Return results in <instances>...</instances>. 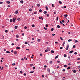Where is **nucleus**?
<instances>
[{
	"label": "nucleus",
	"instance_id": "obj_43",
	"mask_svg": "<svg viewBox=\"0 0 80 80\" xmlns=\"http://www.w3.org/2000/svg\"><path fill=\"white\" fill-rule=\"evenodd\" d=\"M39 12H42V9H40L39 10Z\"/></svg>",
	"mask_w": 80,
	"mask_h": 80
},
{
	"label": "nucleus",
	"instance_id": "obj_64",
	"mask_svg": "<svg viewBox=\"0 0 80 80\" xmlns=\"http://www.w3.org/2000/svg\"><path fill=\"white\" fill-rule=\"evenodd\" d=\"M42 78H43V77H44V75H42Z\"/></svg>",
	"mask_w": 80,
	"mask_h": 80
},
{
	"label": "nucleus",
	"instance_id": "obj_3",
	"mask_svg": "<svg viewBox=\"0 0 80 80\" xmlns=\"http://www.w3.org/2000/svg\"><path fill=\"white\" fill-rule=\"evenodd\" d=\"M63 16L64 17V18H67V16H68V15L66 14L64 15Z\"/></svg>",
	"mask_w": 80,
	"mask_h": 80
},
{
	"label": "nucleus",
	"instance_id": "obj_39",
	"mask_svg": "<svg viewBox=\"0 0 80 80\" xmlns=\"http://www.w3.org/2000/svg\"><path fill=\"white\" fill-rule=\"evenodd\" d=\"M53 30H54L53 28H52L51 29V31H53Z\"/></svg>",
	"mask_w": 80,
	"mask_h": 80
},
{
	"label": "nucleus",
	"instance_id": "obj_14",
	"mask_svg": "<svg viewBox=\"0 0 80 80\" xmlns=\"http://www.w3.org/2000/svg\"><path fill=\"white\" fill-rule=\"evenodd\" d=\"M16 48H17V49H20V47H16Z\"/></svg>",
	"mask_w": 80,
	"mask_h": 80
},
{
	"label": "nucleus",
	"instance_id": "obj_48",
	"mask_svg": "<svg viewBox=\"0 0 80 80\" xmlns=\"http://www.w3.org/2000/svg\"><path fill=\"white\" fill-rule=\"evenodd\" d=\"M60 49H63V47H61L60 48Z\"/></svg>",
	"mask_w": 80,
	"mask_h": 80
},
{
	"label": "nucleus",
	"instance_id": "obj_31",
	"mask_svg": "<svg viewBox=\"0 0 80 80\" xmlns=\"http://www.w3.org/2000/svg\"><path fill=\"white\" fill-rule=\"evenodd\" d=\"M32 27H35V25H34V24H33L32 25Z\"/></svg>",
	"mask_w": 80,
	"mask_h": 80
},
{
	"label": "nucleus",
	"instance_id": "obj_28",
	"mask_svg": "<svg viewBox=\"0 0 80 80\" xmlns=\"http://www.w3.org/2000/svg\"><path fill=\"white\" fill-rule=\"evenodd\" d=\"M6 53H10V52L8 51H7L6 52Z\"/></svg>",
	"mask_w": 80,
	"mask_h": 80
},
{
	"label": "nucleus",
	"instance_id": "obj_27",
	"mask_svg": "<svg viewBox=\"0 0 80 80\" xmlns=\"http://www.w3.org/2000/svg\"><path fill=\"white\" fill-rule=\"evenodd\" d=\"M51 53H54V51H53V50H52Z\"/></svg>",
	"mask_w": 80,
	"mask_h": 80
},
{
	"label": "nucleus",
	"instance_id": "obj_62",
	"mask_svg": "<svg viewBox=\"0 0 80 80\" xmlns=\"http://www.w3.org/2000/svg\"><path fill=\"white\" fill-rule=\"evenodd\" d=\"M23 75L24 76H26V73H24L23 74Z\"/></svg>",
	"mask_w": 80,
	"mask_h": 80
},
{
	"label": "nucleus",
	"instance_id": "obj_30",
	"mask_svg": "<svg viewBox=\"0 0 80 80\" xmlns=\"http://www.w3.org/2000/svg\"><path fill=\"white\" fill-rule=\"evenodd\" d=\"M14 53L15 55H17V52H16V51H15V52H14Z\"/></svg>",
	"mask_w": 80,
	"mask_h": 80
},
{
	"label": "nucleus",
	"instance_id": "obj_51",
	"mask_svg": "<svg viewBox=\"0 0 80 80\" xmlns=\"http://www.w3.org/2000/svg\"><path fill=\"white\" fill-rule=\"evenodd\" d=\"M25 44H27V43H28L27 42H25Z\"/></svg>",
	"mask_w": 80,
	"mask_h": 80
},
{
	"label": "nucleus",
	"instance_id": "obj_19",
	"mask_svg": "<svg viewBox=\"0 0 80 80\" xmlns=\"http://www.w3.org/2000/svg\"><path fill=\"white\" fill-rule=\"evenodd\" d=\"M46 15L47 16V17H49V14H46Z\"/></svg>",
	"mask_w": 80,
	"mask_h": 80
},
{
	"label": "nucleus",
	"instance_id": "obj_63",
	"mask_svg": "<svg viewBox=\"0 0 80 80\" xmlns=\"http://www.w3.org/2000/svg\"><path fill=\"white\" fill-rule=\"evenodd\" d=\"M14 45V44L13 43H12V45Z\"/></svg>",
	"mask_w": 80,
	"mask_h": 80
},
{
	"label": "nucleus",
	"instance_id": "obj_29",
	"mask_svg": "<svg viewBox=\"0 0 80 80\" xmlns=\"http://www.w3.org/2000/svg\"><path fill=\"white\" fill-rule=\"evenodd\" d=\"M33 72H34V71H31L30 72V73H33Z\"/></svg>",
	"mask_w": 80,
	"mask_h": 80
},
{
	"label": "nucleus",
	"instance_id": "obj_41",
	"mask_svg": "<svg viewBox=\"0 0 80 80\" xmlns=\"http://www.w3.org/2000/svg\"><path fill=\"white\" fill-rule=\"evenodd\" d=\"M5 32H6V33H7V32H8V30H6L5 31Z\"/></svg>",
	"mask_w": 80,
	"mask_h": 80
},
{
	"label": "nucleus",
	"instance_id": "obj_56",
	"mask_svg": "<svg viewBox=\"0 0 80 80\" xmlns=\"http://www.w3.org/2000/svg\"><path fill=\"white\" fill-rule=\"evenodd\" d=\"M57 62L58 63H60V61H58Z\"/></svg>",
	"mask_w": 80,
	"mask_h": 80
},
{
	"label": "nucleus",
	"instance_id": "obj_59",
	"mask_svg": "<svg viewBox=\"0 0 80 80\" xmlns=\"http://www.w3.org/2000/svg\"><path fill=\"white\" fill-rule=\"evenodd\" d=\"M46 27H48V25L47 24H46Z\"/></svg>",
	"mask_w": 80,
	"mask_h": 80
},
{
	"label": "nucleus",
	"instance_id": "obj_7",
	"mask_svg": "<svg viewBox=\"0 0 80 80\" xmlns=\"http://www.w3.org/2000/svg\"><path fill=\"white\" fill-rule=\"evenodd\" d=\"M45 8H46L47 10H48V7H47V6H46Z\"/></svg>",
	"mask_w": 80,
	"mask_h": 80
},
{
	"label": "nucleus",
	"instance_id": "obj_37",
	"mask_svg": "<svg viewBox=\"0 0 80 80\" xmlns=\"http://www.w3.org/2000/svg\"><path fill=\"white\" fill-rule=\"evenodd\" d=\"M34 14H37V12H34Z\"/></svg>",
	"mask_w": 80,
	"mask_h": 80
},
{
	"label": "nucleus",
	"instance_id": "obj_2",
	"mask_svg": "<svg viewBox=\"0 0 80 80\" xmlns=\"http://www.w3.org/2000/svg\"><path fill=\"white\" fill-rule=\"evenodd\" d=\"M68 48H69V45L68 44L67 46V48L66 49V50H68Z\"/></svg>",
	"mask_w": 80,
	"mask_h": 80
},
{
	"label": "nucleus",
	"instance_id": "obj_45",
	"mask_svg": "<svg viewBox=\"0 0 80 80\" xmlns=\"http://www.w3.org/2000/svg\"><path fill=\"white\" fill-rule=\"evenodd\" d=\"M45 52H48V50H47V49L45 50Z\"/></svg>",
	"mask_w": 80,
	"mask_h": 80
},
{
	"label": "nucleus",
	"instance_id": "obj_55",
	"mask_svg": "<svg viewBox=\"0 0 80 80\" xmlns=\"http://www.w3.org/2000/svg\"><path fill=\"white\" fill-rule=\"evenodd\" d=\"M44 68H47V66H46V65L44 66Z\"/></svg>",
	"mask_w": 80,
	"mask_h": 80
},
{
	"label": "nucleus",
	"instance_id": "obj_36",
	"mask_svg": "<svg viewBox=\"0 0 80 80\" xmlns=\"http://www.w3.org/2000/svg\"><path fill=\"white\" fill-rule=\"evenodd\" d=\"M73 73H76V70H74L73 71Z\"/></svg>",
	"mask_w": 80,
	"mask_h": 80
},
{
	"label": "nucleus",
	"instance_id": "obj_35",
	"mask_svg": "<svg viewBox=\"0 0 80 80\" xmlns=\"http://www.w3.org/2000/svg\"><path fill=\"white\" fill-rule=\"evenodd\" d=\"M62 8H67V6H64V7H63Z\"/></svg>",
	"mask_w": 80,
	"mask_h": 80
},
{
	"label": "nucleus",
	"instance_id": "obj_42",
	"mask_svg": "<svg viewBox=\"0 0 80 80\" xmlns=\"http://www.w3.org/2000/svg\"><path fill=\"white\" fill-rule=\"evenodd\" d=\"M24 28L25 29H27V27L26 26H25L24 27Z\"/></svg>",
	"mask_w": 80,
	"mask_h": 80
},
{
	"label": "nucleus",
	"instance_id": "obj_20",
	"mask_svg": "<svg viewBox=\"0 0 80 80\" xmlns=\"http://www.w3.org/2000/svg\"><path fill=\"white\" fill-rule=\"evenodd\" d=\"M57 28H59L60 27V25H58L57 26Z\"/></svg>",
	"mask_w": 80,
	"mask_h": 80
},
{
	"label": "nucleus",
	"instance_id": "obj_61",
	"mask_svg": "<svg viewBox=\"0 0 80 80\" xmlns=\"http://www.w3.org/2000/svg\"><path fill=\"white\" fill-rule=\"evenodd\" d=\"M68 58H69V59H70V57L68 56Z\"/></svg>",
	"mask_w": 80,
	"mask_h": 80
},
{
	"label": "nucleus",
	"instance_id": "obj_8",
	"mask_svg": "<svg viewBox=\"0 0 80 80\" xmlns=\"http://www.w3.org/2000/svg\"><path fill=\"white\" fill-rule=\"evenodd\" d=\"M44 14H46L47 13V12L46 11H44Z\"/></svg>",
	"mask_w": 80,
	"mask_h": 80
},
{
	"label": "nucleus",
	"instance_id": "obj_13",
	"mask_svg": "<svg viewBox=\"0 0 80 80\" xmlns=\"http://www.w3.org/2000/svg\"><path fill=\"white\" fill-rule=\"evenodd\" d=\"M58 55L57 56H56V57H55V59H57V58H58Z\"/></svg>",
	"mask_w": 80,
	"mask_h": 80
},
{
	"label": "nucleus",
	"instance_id": "obj_12",
	"mask_svg": "<svg viewBox=\"0 0 80 80\" xmlns=\"http://www.w3.org/2000/svg\"><path fill=\"white\" fill-rule=\"evenodd\" d=\"M17 28H18V26H16L15 27H14V28L15 29H17Z\"/></svg>",
	"mask_w": 80,
	"mask_h": 80
},
{
	"label": "nucleus",
	"instance_id": "obj_11",
	"mask_svg": "<svg viewBox=\"0 0 80 80\" xmlns=\"http://www.w3.org/2000/svg\"><path fill=\"white\" fill-rule=\"evenodd\" d=\"M59 3L60 4V5H61V4L62 3V2H61L60 1H59Z\"/></svg>",
	"mask_w": 80,
	"mask_h": 80
},
{
	"label": "nucleus",
	"instance_id": "obj_21",
	"mask_svg": "<svg viewBox=\"0 0 80 80\" xmlns=\"http://www.w3.org/2000/svg\"><path fill=\"white\" fill-rule=\"evenodd\" d=\"M16 38H18L19 37L18 35V34L16 35Z\"/></svg>",
	"mask_w": 80,
	"mask_h": 80
},
{
	"label": "nucleus",
	"instance_id": "obj_1",
	"mask_svg": "<svg viewBox=\"0 0 80 80\" xmlns=\"http://www.w3.org/2000/svg\"><path fill=\"white\" fill-rule=\"evenodd\" d=\"M15 20H16V18H13L12 21H13V22H15Z\"/></svg>",
	"mask_w": 80,
	"mask_h": 80
},
{
	"label": "nucleus",
	"instance_id": "obj_40",
	"mask_svg": "<svg viewBox=\"0 0 80 80\" xmlns=\"http://www.w3.org/2000/svg\"><path fill=\"white\" fill-rule=\"evenodd\" d=\"M62 72H65V69H64L62 70Z\"/></svg>",
	"mask_w": 80,
	"mask_h": 80
},
{
	"label": "nucleus",
	"instance_id": "obj_25",
	"mask_svg": "<svg viewBox=\"0 0 80 80\" xmlns=\"http://www.w3.org/2000/svg\"><path fill=\"white\" fill-rule=\"evenodd\" d=\"M38 42H40V39H38Z\"/></svg>",
	"mask_w": 80,
	"mask_h": 80
},
{
	"label": "nucleus",
	"instance_id": "obj_44",
	"mask_svg": "<svg viewBox=\"0 0 80 80\" xmlns=\"http://www.w3.org/2000/svg\"><path fill=\"white\" fill-rule=\"evenodd\" d=\"M37 5L38 7H40V4H38Z\"/></svg>",
	"mask_w": 80,
	"mask_h": 80
},
{
	"label": "nucleus",
	"instance_id": "obj_9",
	"mask_svg": "<svg viewBox=\"0 0 80 80\" xmlns=\"http://www.w3.org/2000/svg\"><path fill=\"white\" fill-rule=\"evenodd\" d=\"M18 13V10L16 11V12H15L16 14H17Z\"/></svg>",
	"mask_w": 80,
	"mask_h": 80
},
{
	"label": "nucleus",
	"instance_id": "obj_10",
	"mask_svg": "<svg viewBox=\"0 0 80 80\" xmlns=\"http://www.w3.org/2000/svg\"><path fill=\"white\" fill-rule=\"evenodd\" d=\"M73 52V51L72 50V51H71L69 52V53H72Z\"/></svg>",
	"mask_w": 80,
	"mask_h": 80
},
{
	"label": "nucleus",
	"instance_id": "obj_26",
	"mask_svg": "<svg viewBox=\"0 0 80 80\" xmlns=\"http://www.w3.org/2000/svg\"><path fill=\"white\" fill-rule=\"evenodd\" d=\"M56 20L57 21H58V17H57V19H56Z\"/></svg>",
	"mask_w": 80,
	"mask_h": 80
},
{
	"label": "nucleus",
	"instance_id": "obj_54",
	"mask_svg": "<svg viewBox=\"0 0 80 80\" xmlns=\"http://www.w3.org/2000/svg\"><path fill=\"white\" fill-rule=\"evenodd\" d=\"M62 23H64V22H65V21H64V20H63L62 21Z\"/></svg>",
	"mask_w": 80,
	"mask_h": 80
},
{
	"label": "nucleus",
	"instance_id": "obj_18",
	"mask_svg": "<svg viewBox=\"0 0 80 80\" xmlns=\"http://www.w3.org/2000/svg\"><path fill=\"white\" fill-rule=\"evenodd\" d=\"M10 22H11V23H12V22H13V20H12V19H10Z\"/></svg>",
	"mask_w": 80,
	"mask_h": 80
},
{
	"label": "nucleus",
	"instance_id": "obj_53",
	"mask_svg": "<svg viewBox=\"0 0 80 80\" xmlns=\"http://www.w3.org/2000/svg\"><path fill=\"white\" fill-rule=\"evenodd\" d=\"M12 65H15V63H12Z\"/></svg>",
	"mask_w": 80,
	"mask_h": 80
},
{
	"label": "nucleus",
	"instance_id": "obj_38",
	"mask_svg": "<svg viewBox=\"0 0 80 80\" xmlns=\"http://www.w3.org/2000/svg\"><path fill=\"white\" fill-rule=\"evenodd\" d=\"M75 40V43H77V42H78V40Z\"/></svg>",
	"mask_w": 80,
	"mask_h": 80
},
{
	"label": "nucleus",
	"instance_id": "obj_33",
	"mask_svg": "<svg viewBox=\"0 0 80 80\" xmlns=\"http://www.w3.org/2000/svg\"><path fill=\"white\" fill-rule=\"evenodd\" d=\"M71 41H72V40L71 39H69L68 40V42H71Z\"/></svg>",
	"mask_w": 80,
	"mask_h": 80
},
{
	"label": "nucleus",
	"instance_id": "obj_32",
	"mask_svg": "<svg viewBox=\"0 0 80 80\" xmlns=\"http://www.w3.org/2000/svg\"><path fill=\"white\" fill-rule=\"evenodd\" d=\"M60 38L61 39V40H63V39L62 38V37H60Z\"/></svg>",
	"mask_w": 80,
	"mask_h": 80
},
{
	"label": "nucleus",
	"instance_id": "obj_57",
	"mask_svg": "<svg viewBox=\"0 0 80 80\" xmlns=\"http://www.w3.org/2000/svg\"><path fill=\"white\" fill-rule=\"evenodd\" d=\"M3 3V2H0V4H2Z\"/></svg>",
	"mask_w": 80,
	"mask_h": 80
},
{
	"label": "nucleus",
	"instance_id": "obj_22",
	"mask_svg": "<svg viewBox=\"0 0 80 80\" xmlns=\"http://www.w3.org/2000/svg\"><path fill=\"white\" fill-rule=\"evenodd\" d=\"M52 7H55L54 4H52Z\"/></svg>",
	"mask_w": 80,
	"mask_h": 80
},
{
	"label": "nucleus",
	"instance_id": "obj_34",
	"mask_svg": "<svg viewBox=\"0 0 80 80\" xmlns=\"http://www.w3.org/2000/svg\"><path fill=\"white\" fill-rule=\"evenodd\" d=\"M44 29H45V30H47V28H45V27H44Z\"/></svg>",
	"mask_w": 80,
	"mask_h": 80
},
{
	"label": "nucleus",
	"instance_id": "obj_46",
	"mask_svg": "<svg viewBox=\"0 0 80 80\" xmlns=\"http://www.w3.org/2000/svg\"><path fill=\"white\" fill-rule=\"evenodd\" d=\"M77 52H74V54L75 55H77Z\"/></svg>",
	"mask_w": 80,
	"mask_h": 80
},
{
	"label": "nucleus",
	"instance_id": "obj_58",
	"mask_svg": "<svg viewBox=\"0 0 80 80\" xmlns=\"http://www.w3.org/2000/svg\"><path fill=\"white\" fill-rule=\"evenodd\" d=\"M30 66H31V67H32L33 66V64H31Z\"/></svg>",
	"mask_w": 80,
	"mask_h": 80
},
{
	"label": "nucleus",
	"instance_id": "obj_6",
	"mask_svg": "<svg viewBox=\"0 0 80 80\" xmlns=\"http://www.w3.org/2000/svg\"><path fill=\"white\" fill-rule=\"evenodd\" d=\"M47 71L48 72H50V69L49 68H48L47 69Z\"/></svg>",
	"mask_w": 80,
	"mask_h": 80
},
{
	"label": "nucleus",
	"instance_id": "obj_60",
	"mask_svg": "<svg viewBox=\"0 0 80 80\" xmlns=\"http://www.w3.org/2000/svg\"><path fill=\"white\" fill-rule=\"evenodd\" d=\"M33 69H35V67H33Z\"/></svg>",
	"mask_w": 80,
	"mask_h": 80
},
{
	"label": "nucleus",
	"instance_id": "obj_49",
	"mask_svg": "<svg viewBox=\"0 0 80 80\" xmlns=\"http://www.w3.org/2000/svg\"><path fill=\"white\" fill-rule=\"evenodd\" d=\"M73 48H75V45H73Z\"/></svg>",
	"mask_w": 80,
	"mask_h": 80
},
{
	"label": "nucleus",
	"instance_id": "obj_4",
	"mask_svg": "<svg viewBox=\"0 0 80 80\" xmlns=\"http://www.w3.org/2000/svg\"><path fill=\"white\" fill-rule=\"evenodd\" d=\"M71 68L70 67H68V68H67V70H70Z\"/></svg>",
	"mask_w": 80,
	"mask_h": 80
},
{
	"label": "nucleus",
	"instance_id": "obj_52",
	"mask_svg": "<svg viewBox=\"0 0 80 80\" xmlns=\"http://www.w3.org/2000/svg\"><path fill=\"white\" fill-rule=\"evenodd\" d=\"M29 10L30 12H32V9H30Z\"/></svg>",
	"mask_w": 80,
	"mask_h": 80
},
{
	"label": "nucleus",
	"instance_id": "obj_15",
	"mask_svg": "<svg viewBox=\"0 0 80 80\" xmlns=\"http://www.w3.org/2000/svg\"><path fill=\"white\" fill-rule=\"evenodd\" d=\"M50 63L52 64V63H53V61H50L49 62Z\"/></svg>",
	"mask_w": 80,
	"mask_h": 80
},
{
	"label": "nucleus",
	"instance_id": "obj_23",
	"mask_svg": "<svg viewBox=\"0 0 80 80\" xmlns=\"http://www.w3.org/2000/svg\"><path fill=\"white\" fill-rule=\"evenodd\" d=\"M64 67H65V68H66V67H67V65H64Z\"/></svg>",
	"mask_w": 80,
	"mask_h": 80
},
{
	"label": "nucleus",
	"instance_id": "obj_24",
	"mask_svg": "<svg viewBox=\"0 0 80 80\" xmlns=\"http://www.w3.org/2000/svg\"><path fill=\"white\" fill-rule=\"evenodd\" d=\"M64 57H67V55L65 54H64Z\"/></svg>",
	"mask_w": 80,
	"mask_h": 80
},
{
	"label": "nucleus",
	"instance_id": "obj_17",
	"mask_svg": "<svg viewBox=\"0 0 80 80\" xmlns=\"http://www.w3.org/2000/svg\"><path fill=\"white\" fill-rule=\"evenodd\" d=\"M20 20H21V19H20V18H18L17 19V20H18V21H20Z\"/></svg>",
	"mask_w": 80,
	"mask_h": 80
},
{
	"label": "nucleus",
	"instance_id": "obj_50",
	"mask_svg": "<svg viewBox=\"0 0 80 80\" xmlns=\"http://www.w3.org/2000/svg\"><path fill=\"white\" fill-rule=\"evenodd\" d=\"M4 27H5L3 26H2V28H4Z\"/></svg>",
	"mask_w": 80,
	"mask_h": 80
},
{
	"label": "nucleus",
	"instance_id": "obj_5",
	"mask_svg": "<svg viewBox=\"0 0 80 80\" xmlns=\"http://www.w3.org/2000/svg\"><path fill=\"white\" fill-rule=\"evenodd\" d=\"M7 3L9 4L10 3V1H7Z\"/></svg>",
	"mask_w": 80,
	"mask_h": 80
},
{
	"label": "nucleus",
	"instance_id": "obj_47",
	"mask_svg": "<svg viewBox=\"0 0 80 80\" xmlns=\"http://www.w3.org/2000/svg\"><path fill=\"white\" fill-rule=\"evenodd\" d=\"M20 73H21L22 74V73H23V72H22V71H20Z\"/></svg>",
	"mask_w": 80,
	"mask_h": 80
},
{
	"label": "nucleus",
	"instance_id": "obj_16",
	"mask_svg": "<svg viewBox=\"0 0 80 80\" xmlns=\"http://www.w3.org/2000/svg\"><path fill=\"white\" fill-rule=\"evenodd\" d=\"M20 2L21 3H23V1L22 0L20 1Z\"/></svg>",
	"mask_w": 80,
	"mask_h": 80
}]
</instances>
